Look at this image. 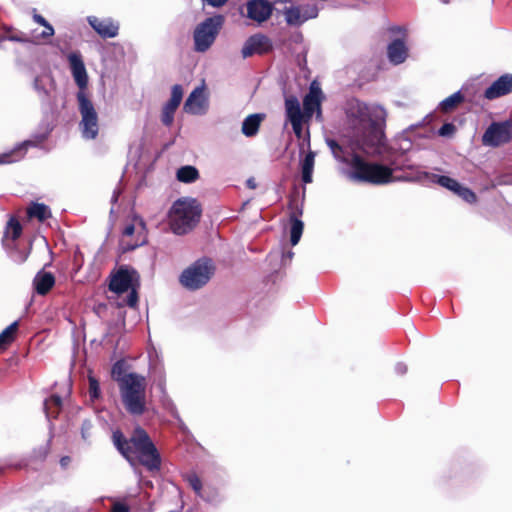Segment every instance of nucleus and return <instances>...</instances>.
Wrapping results in <instances>:
<instances>
[{
    "label": "nucleus",
    "mask_w": 512,
    "mask_h": 512,
    "mask_svg": "<svg viewBox=\"0 0 512 512\" xmlns=\"http://www.w3.org/2000/svg\"><path fill=\"white\" fill-rule=\"evenodd\" d=\"M271 48V43L268 37L262 34H255L249 37L243 45L242 56L244 58L250 57L253 54H262Z\"/></svg>",
    "instance_id": "18"
},
{
    "label": "nucleus",
    "mask_w": 512,
    "mask_h": 512,
    "mask_svg": "<svg viewBox=\"0 0 512 512\" xmlns=\"http://www.w3.org/2000/svg\"><path fill=\"white\" fill-rule=\"evenodd\" d=\"M87 22L93 30L102 38H114L119 33V23L110 17L99 18L88 16Z\"/></svg>",
    "instance_id": "15"
},
{
    "label": "nucleus",
    "mask_w": 512,
    "mask_h": 512,
    "mask_svg": "<svg viewBox=\"0 0 512 512\" xmlns=\"http://www.w3.org/2000/svg\"><path fill=\"white\" fill-rule=\"evenodd\" d=\"M183 90L180 85H174L171 91V98L162 109L161 121L164 125L170 126L174 120V113L181 103Z\"/></svg>",
    "instance_id": "19"
},
{
    "label": "nucleus",
    "mask_w": 512,
    "mask_h": 512,
    "mask_svg": "<svg viewBox=\"0 0 512 512\" xmlns=\"http://www.w3.org/2000/svg\"><path fill=\"white\" fill-rule=\"evenodd\" d=\"M67 59L75 83L80 88V91L84 92L83 90L88 84V74L81 54L79 52H71L68 54Z\"/></svg>",
    "instance_id": "16"
},
{
    "label": "nucleus",
    "mask_w": 512,
    "mask_h": 512,
    "mask_svg": "<svg viewBox=\"0 0 512 512\" xmlns=\"http://www.w3.org/2000/svg\"><path fill=\"white\" fill-rule=\"evenodd\" d=\"M112 438L115 447L131 465L138 461L150 471L160 468V455L142 428L137 427L130 440H126L120 431H114Z\"/></svg>",
    "instance_id": "2"
},
{
    "label": "nucleus",
    "mask_w": 512,
    "mask_h": 512,
    "mask_svg": "<svg viewBox=\"0 0 512 512\" xmlns=\"http://www.w3.org/2000/svg\"><path fill=\"white\" fill-rule=\"evenodd\" d=\"M198 176V170L193 166H184L177 171V179L184 183L194 182Z\"/></svg>",
    "instance_id": "31"
},
{
    "label": "nucleus",
    "mask_w": 512,
    "mask_h": 512,
    "mask_svg": "<svg viewBox=\"0 0 512 512\" xmlns=\"http://www.w3.org/2000/svg\"><path fill=\"white\" fill-rule=\"evenodd\" d=\"M324 99L323 92L318 82L313 81L310 84L309 92L305 95L303 99V110L302 114L306 119H311V117L316 113V117L318 119L321 118V103Z\"/></svg>",
    "instance_id": "11"
},
{
    "label": "nucleus",
    "mask_w": 512,
    "mask_h": 512,
    "mask_svg": "<svg viewBox=\"0 0 512 512\" xmlns=\"http://www.w3.org/2000/svg\"><path fill=\"white\" fill-rule=\"evenodd\" d=\"M444 3H448L450 0H441Z\"/></svg>",
    "instance_id": "52"
},
{
    "label": "nucleus",
    "mask_w": 512,
    "mask_h": 512,
    "mask_svg": "<svg viewBox=\"0 0 512 512\" xmlns=\"http://www.w3.org/2000/svg\"><path fill=\"white\" fill-rule=\"evenodd\" d=\"M44 27V30L41 33L42 38H48L54 35L55 31L53 26L50 23H47Z\"/></svg>",
    "instance_id": "43"
},
{
    "label": "nucleus",
    "mask_w": 512,
    "mask_h": 512,
    "mask_svg": "<svg viewBox=\"0 0 512 512\" xmlns=\"http://www.w3.org/2000/svg\"><path fill=\"white\" fill-rule=\"evenodd\" d=\"M224 23L222 15H216L199 23L193 32L194 50L206 52L215 42Z\"/></svg>",
    "instance_id": "7"
},
{
    "label": "nucleus",
    "mask_w": 512,
    "mask_h": 512,
    "mask_svg": "<svg viewBox=\"0 0 512 512\" xmlns=\"http://www.w3.org/2000/svg\"><path fill=\"white\" fill-rule=\"evenodd\" d=\"M246 184H247V186L250 189H255L256 188V182H255V180L253 178L248 179Z\"/></svg>",
    "instance_id": "49"
},
{
    "label": "nucleus",
    "mask_w": 512,
    "mask_h": 512,
    "mask_svg": "<svg viewBox=\"0 0 512 512\" xmlns=\"http://www.w3.org/2000/svg\"><path fill=\"white\" fill-rule=\"evenodd\" d=\"M395 372L399 375H404L407 372L406 364L399 362L395 365Z\"/></svg>",
    "instance_id": "44"
},
{
    "label": "nucleus",
    "mask_w": 512,
    "mask_h": 512,
    "mask_svg": "<svg viewBox=\"0 0 512 512\" xmlns=\"http://www.w3.org/2000/svg\"><path fill=\"white\" fill-rule=\"evenodd\" d=\"M35 89L40 90L39 80L36 79L34 83Z\"/></svg>",
    "instance_id": "51"
},
{
    "label": "nucleus",
    "mask_w": 512,
    "mask_h": 512,
    "mask_svg": "<svg viewBox=\"0 0 512 512\" xmlns=\"http://www.w3.org/2000/svg\"><path fill=\"white\" fill-rule=\"evenodd\" d=\"M512 139V124L508 121L494 122L484 132L482 143L485 146L497 147Z\"/></svg>",
    "instance_id": "10"
},
{
    "label": "nucleus",
    "mask_w": 512,
    "mask_h": 512,
    "mask_svg": "<svg viewBox=\"0 0 512 512\" xmlns=\"http://www.w3.org/2000/svg\"><path fill=\"white\" fill-rule=\"evenodd\" d=\"M109 500L112 503L109 512H130L127 496L122 498L110 497Z\"/></svg>",
    "instance_id": "34"
},
{
    "label": "nucleus",
    "mask_w": 512,
    "mask_h": 512,
    "mask_svg": "<svg viewBox=\"0 0 512 512\" xmlns=\"http://www.w3.org/2000/svg\"><path fill=\"white\" fill-rule=\"evenodd\" d=\"M285 20L289 25H300L303 22L315 18L318 15L316 5L286 6L283 10Z\"/></svg>",
    "instance_id": "13"
},
{
    "label": "nucleus",
    "mask_w": 512,
    "mask_h": 512,
    "mask_svg": "<svg viewBox=\"0 0 512 512\" xmlns=\"http://www.w3.org/2000/svg\"><path fill=\"white\" fill-rule=\"evenodd\" d=\"M11 259L16 263H22L26 260L27 254L26 253H18L16 251L10 253Z\"/></svg>",
    "instance_id": "42"
},
{
    "label": "nucleus",
    "mask_w": 512,
    "mask_h": 512,
    "mask_svg": "<svg viewBox=\"0 0 512 512\" xmlns=\"http://www.w3.org/2000/svg\"><path fill=\"white\" fill-rule=\"evenodd\" d=\"M89 395L91 400H95L100 396L99 382L93 376H89Z\"/></svg>",
    "instance_id": "37"
},
{
    "label": "nucleus",
    "mask_w": 512,
    "mask_h": 512,
    "mask_svg": "<svg viewBox=\"0 0 512 512\" xmlns=\"http://www.w3.org/2000/svg\"><path fill=\"white\" fill-rule=\"evenodd\" d=\"M456 132V126L453 123H445L438 130V135L441 137H452Z\"/></svg>",
    "instance_id": "39"
},
{
    "label": "nucleus",
    "mask_w": 512,
    "mask_h": 512,
    "mask_svg": "<svg viewBox=\"0 0 512 512\" xmlns=\"http://www.w3.org/2000/svg\"><path fill=\"white\" fill-rule=\"evenodd\" d=\"M118 195H119V193H118V192H116V191H114L113 196H112V202H117V200H118Z\"/></svg>",
    "instance_id": "50"
},
{
    "label": "nucleus",
    "mask_w": 512,
    "mask_h": 512,
    "mask_svg": "<svg viewBox=\"0 0 512 512\" xmlns=\"http://www.w3.org/2000/svg\"><path fill=\"white\" fill-rule=\"evenodd\" d=\"M263 118L264 115L262 114H251L247 116L242 123V133L247 137L256 135Z\"/></svg>",
    "instance_id": "24"
},
{
    "label": "nucleus",
    "mask_w": 512,
    "mask_h": 512,
    "mask_svg": "<svg viewBox=\"0 0 512 512\" xmlns=\"http://www.w3.org/2000/svg\"><path fill=\"white\" fill-rule=\"evenodd\" d=\"M55 284V277L51 272L39 271L34 279L33 286L37 294L45 295Z\"/></svg>",
    "instance_id": "21"
},
{
    "label": "nucleus",
    "mask_w": 512,
    "mask_h": 512,
    "mask_svg": "<svg viewBox=\"0 0 512 512\" xmlns=\"http://www.w3.org/2000/svg\"><path fill=\"white\" fill-rule=\"evenodd\" d=\"M187 481L189 483V485L191 486V488L199 495V496H202L201 494V488H202V484H201V481L200 479L198 478V476L196 474H189L187 476Z\"/></svg>",
    "instance_id": "38"
},
{
    "label": "nucleus",
    "mask_w": 512,
    "mask_h": 512,
    "mask_svg": "<svg viewBox=\"0 0 512 512\" xmlns=\"http://www.w3.org/2000/svg\"><path fill=\"white\" fill-rule=\"evenodd\" d=\"M146 378L137 373H128L119 379V389L126 410L141 415L146 407Z\"/></svg>",
    "instance_id": "3"
},
{
    "label": "nucleus",
    "mask_w": 512,
    "mask_h": 512,
    "mask_svg": "<svg viewBox=\"0 0 512 512\" xmlns=\"http://www.w3.org/2000/svg\"><path fill=\"white\" fill-rule=\"evenodd\" d=\"M201 208L194 198L184 197L175 201L169 211V223L175 234L192 230L199 222Z\"/></svg>",
    "instance_id": "4"
},
{
    "label": "nucleus",
    "mask_w": 512,
    "mask_h": 512,
    "mask_svg": "<svg viewBox=\"0 0 512 512\" xmlns=\"http://www.w3.org/2000/svg\"><path fill=\"white\" fill-rule=\"evenodd\" d=\"M17 328L18 322L15 321L0 333V352L14 340Z\"/></svg>",
    "instance_id": "30"
},
{
    "label": "nucleus",
    "mask_w": 512,
    "mask_h": 512,
    "mask_svg": "<svg viewBox=\"0 0 512 512\" xmlns=\"http://www.w3.org/2000/svg\"><path fill=\"white\" fill-rule=\"evenodd\" d=\"M71 463V458L69 456H64L60 459V465L62 468L66 469Z\"/></svg>",
    "instance_id": "47"
},
{
    "label": "nucleus",
    "mask_w": 512,
    "mask_h": 512,
    "mask_svg": "<svg viewBox=\"0 0 512 512\" xmlns=\"http://www.w3.org/2000/svg\"><path fill=\"white\" fill-rule=\"evenodd\" d=\"M387 54L390 62L400 64L404 62L407 57V48L404 42L395 40L388 46Z\"/></svg>",
    "instance_id": "23"
},
{
    "label": "nucleus",
    "mask_w": 512,
    "mask_h": 512,
    "mask_svg": "<svg viewBox=\"0 0 512 512\" xmlns=\"http://www.w3.org/2000/svg\"><path fill=\"white\" fill-rule=\"evenodd\" d=\"M215 267L210 259L202 258L188 266L180 275V283L188 290H198L213 276Z\"/></svg>",
    "instance_id": "6"
},
{
    "label": "nucleus",
    "mask_w": 512,
    "mask_h": 512,
    "mask_svg": "<svg viewBox=\"0 0 512 512\" xmlns=\"http://www.w3.org/2000/svg\"><path fill=\"white\" fill-rule=\"evenodd\" d=\"M247 17L257 23L266 21L272 14V5L267 0H251L246 4Z\"/></svg>",
    "instance_id": "17"
},
{
    "label": "nucleus",
    "mask_w": 512,
    "mask_h": 512,
    "mask_svg": "<svg viewBox=\"0 0 512 512\" xmlns=\"http://www.w3.org/2000/svg\"><path fill=\"white\" fill-rule=\"evenodd\" d=\"M315 164V153L313 151H309L304 159L301 161V173H302V181L305 184H309L312 182V175Z\"/></svg>",
    "instance_id": "25"
},
{
    "label": "nucleus",
    "mask_w": 512,
    "mask_h": 512,
    "mask_svg": "<svg viewBox=\"0 0 512 512\" xmlns=\"http://www.w3.org/2000/svg\"><path fill=\"white\" fill-rule=\"evenodd\" d=\"M155 372L158 374L157 386L164 393L166 385L165 371L163 367H160L159 369L155 368Z\"/></svg>",
    "instance_id": "41"
},
{
    "label": "nucleus",
    "mask_w": 512,
    "mask_h": 512,
    "mask_svg": "<svg viewBox=\"0 0 512 512\" xmlns=\"http://www.w3.org/2000/svg\"><path fill=\"white\" fill-rule=\"evenodd\" d=\"M77 100L79 105V112L81 114L79 127L82 137L87 140L95 139L98 135L99 124L98 114L94 108V105L82 91L78 92Z\"/></svg>",
    "instance_id": "8"
},
{
    "label": "nucleus",
    "mask_w": 512,
    "mask_h": 512,
    "mask_svg": "<svg viewBox=\"0 0 512 512\" xmlns=\"http://www.w3.org/2000/svg\"><path fill=\"white\" fill-rule=\"evenodd\" d=\"M512 92V74H505L494 81L484 93V97L493 100Z\"/></svg>",
    "instance_id": "20"
},
{
    "label": "nucleus",
    "mask_w": 512,
    "mask_h": 512,
    "mask_svg": "<svg viewBox=\"0 0 512 512\" xmlns=\"http://www.w3.org/2000/svg\"><path fill=\"white\" fill-rule=\"evenodd\" d=\"M285 114L287 120L291 123L293 132L298 138L303 135V124L308 121L302 114L299 100L295 96H289L285 99Z\"/></svg>",
    "instance_id": "12"
},
{
    "label": "nucleus",
    "mask_w": 512,
    "mask_h": 512,
    "mask_svg": "<svg viewBox=\"0 0 512 512\" xmlns=\"http://www.w3.org/2000/svg\"><path fill=\"white\" fill-rule=\"evenodd\" d=\"M62 405V400L59 396L53 395L46 399L44 402V410L47 418H54L57 416Z\"/></svg>",
    "instance_id": "29"
},
{
    "label": "nucleus",
    "mask_w": 512,
    "mask_h": 512,
    "mask_svg": "<svg viewBox=\"0 0 512 512\" xmlns=\"http://www.w3.org/2000/svg\"><path fill=\"white\" fill-rule=\"evenodd\" d=\"M464 101V95L462 91H457L450 95L449 97L442 100L439 104V108L442 112H450L454 110L459 104Z\"/></svg>",
    "instance_id": "27"
},
{
    "label": "nucleus",
    "mask_w": 512,
    "mask_h": 512,
    "mask_svg": "<svg viewBox=\"0 0 512 512\" xmlns=\"http://www.w3.org/2000/svg\"><path fill=\"white\" fill-rule=\"evenodd\" d=\"M146 242V225L141 218L135 217L134 223L125 226L120 245L123 251L133 250Z\"/></svg>",
    "instance_id": "9"
},
{
    "label": "nucleus",
    "mask_w": 512,
    "mask_h": 512,
    "mask_svg": "<svg viewBox=\"0 0 512 512\" xmlns=\"http://www.w3.org/2000/svg\"><path fill=\"white\" fill-rule=\"evenodd\" d=\"M127 373L123 372V363L117 362L112 368V377L119 383V379L124 378Z\"/></svg>",
    "instance_id": "40"
},
{
    "label": "nucleus",
    "mask_w": 512,
    "mask_h": 512,
    "mask_svg": "<svg viewBox=\"0 0 512 512\" xmlns=\"http://www.w3.org/2000/svg\"><path fill=\"white\" fill-rule=\"evenodd\" d=\"M293 255H294V253L292 251H288L287 253H284L282 255V261L283 262L290 261L293 258Z\"/></svg>",
    "instance_id": "48"
},
{
    "label": "nucleus",
    "mask_w": 512,
    "mask_h": 512,
    "mask_svg": "<svg viewBox=\"0 0 512 512\" xmlns=\"http://www.w3.org/2000/svg\"><path fill=\"white\" fill-rule=\"evenodd\" d=\"M33 145L34 142L27 140L17 145L11 151L0 154V164H10L19 161L24 157L27 148Z\"/></svg>",
    "instance_id": "22"
},
{
    "label": "nucleus",
    "mask_w": 512,
    "mask_h": 512,
    "mask_svg": "<svg viewBox=\"0 0 512 512\" xmlns=\"http://www.w3.org/2000/svg\"><path fill=\"white\" fill-rule=\"evenodd\" d=\"M27 214H28V217L36 218L40 222H43L46 219L51 217L50 208L43 203H37V202L32 203L27 208Z\"/></svg>",
    "instance_id": "26"
},
{
    "label": "nucleus",
    "mask_w": 512,
    "mask_h": 512,
    "mask_svg": "<svg viewBox=\"0 0 512 512\" xmlns=\"http://www.w3.org/2000/svg\"><path fill=\"white\" fill-rule=\"evenodd\" d=\"M304 229L303 222L295 215L290 217V242L293 246L300 241Z\"/></svg>",
    "instance_id": "28"
},
{
    "label": "nucleus",
    "mask_w": 512,
    "mask_h": 512,
    "mask_svg": "<svg viewBox=\"0 0 512 512\" xmlns=\"http://www.w3.org/2000/svg\"><path fill=\"white\" fill-rule=\"evenodd\" d=\"M431 181L455 193L459 189V182L448 176L431 175Z\"/></svg>",
    "instance_id": "32"
},
{
    "label": "nucleus",
    "mask_w": 512,
    "mask_h": 512,
    "mask_svg": "<svg viewBox=\"0 0 512 512\" xmlns=\"http://www.w3.org/2000/svg\"><path fill=\"white\" fill-rule=\"evenodd\" d=\"M345 124L355 138L348 146L336 140L326 139L334 158L349 166L347 177L355 182L383 185L394 181L391 168L365 161L358 151L366 154L381 142V124L385 121L386 111L379 105H367L358 99H349L344 106Z\"/></svg>",
    "instance_id": "1"
},
{
    "label": "nucleus",
    "mask_w": 512,
    "mask_h": 512,
    "mask_svg": "<svg viewBox=\"0 0 512 512\" xmlns=\"http://www.w3.org/2000/svg\"><path fill=\"white\" fill-rule=\"evenodd\" d=\"M33 20L41 26H45L47 23H49L42 15L39 14H34Z\"/></svg>",
    "instance_id": "46"
},
{
    "label": "nucleus",
    "mask_w": 512,
    "mask_h": 512,
    "mask_svg": "<svg viewBox=\"0 0 512 512\" xmlns=\"http://www.w3.org/2000/svg\"><path fill=\"white\" fill-rule=\"evenodd\" d=\"M138 273L129 267H120L111 275L110 290L118 296L117 305L134 307L138 301Z\"/></svg>",
    "instance_id": "5"
},
{
    "label": "nucleus",
    "mask_w": 512,
    "mask_h": 512,
    "mask_svg": "<svg viewBox=\"0 0 512 512\" xmlns=\"http://www.w3.org/2000/svg\"><path fill=\"white\" fill-rule=\"evenodd\" d=\"M5 31L8 33L3 39L9 40L12 42H19V43H27L29 42V38L27 35H25L22 32L19 33H11V28L5 27Z\"/></svg>",
    "instance_id": "36"
},
{
    "label": "nucleus",
    "mask_w": 512,
    "mask_h": 512,
    "mask_svg": "<svg viewBox=\"0 0 512 512\" xmlns=\"http://www.w3.org/2000/svg\"><path fill=\"white\" fill-rule=\"evenodd\" d=\"M203 1L213 7H220L227 2V0H203Z\"/></svg>",
    "instance_id": "45"
},
{
    "label": "nucleus",
    "mask_w": 512,
    "mask_h": 512,
    "mask_svg": "<svg viewBox=\"0 0 512 512\" xmlns=\"http://www.w3.org/2000/svg\"><path fill=\"white\" fill-rule=\"evenodd\" d=\"M22 233V227L20 223L15 219H10L5 230V237L12 241H15L20 237Z\"/></svg>",
    "instance_id": "33"
},
{
    "label": "nucleus",
    "mask_w": 512,
    "mask_h": 512,
    "mask_svg": "<svg viewBox=\"0 0 512 512\" xmlns=\"http://www.w3.org/2000/svg\"><path fill=\"white\" fill-rule=\"evenodd\" d=\"M455 194L468 203H475L477 199L475 193L471 189L464 187L461 184H459V189L455 191Z\"/></svg>",
    "instance_id": "35"
},
{
    "label": "nucleus",
    "mask_w": 512,
    "mask_h": 512,
    "mask_svg": "<svg viewBox=\"0 0 512 512\" xmlns=\"http://www.w3.org/2000/svg\"><path fill=\"white\" fill-rule=\"evenodd\" d=\"M208 98L205 95L204 87L195 88L184 103V111L192 115H203L208 110Z\"/></svg>",
    "instance_id": "14"
}]
</instances>
